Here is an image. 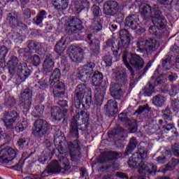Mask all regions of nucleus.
<instances>
[{"mask_svg": "<svg viewBox=\"0 0 179 179\" xmlns=\"http://www.w3.org/2000/svg\"><path fill=\"white\" fill-rule=\"evenodd\" d=\"M89 6H90L89 0H78L74 3V9L76 13H80L85 8H89Z\"/></svg>", "mask_w": 179, "mask_h": 179, "instance_id": "20", "label": "nucleus"}, {"mask_svg": "<svg viewBox=\"0 0 179 179\" xmlns=\"http://www.w3.org/2000/svg\"><path fill=\"white\" fill-rule=\"evenodd\" d=\"M11 38L15 41V43H18V44H21L22 41H23L22 35H20L18 32L13 33Z\"/></svg>", "mask_w": 179, "mask_h": 179, "instance_id": "46", "label": "nucleus"}, {"mask_svg": "<svg viewBox=\"0 0 179 179\" xmlns=\"http://www.w3.org/2000/svg\"><path fill=\"white\" fill-rule=\"evenodd\" d=\"M136 45L137 48H138L137 51H140V52L146 51L147 54H152V52L157 50V47H159L157 41L155 39H153L152 38L145 39L142 37L139 38L136 41Z\"/></svg>", "mask_w": 179, "mask_h": 179, "instance_id": "5", "label": "nucleus"}, {"mask_svg": "<svg viewBox=\"0 0 179 179\" xmlns=\"http://www.w3.org/2000/svg\"><path fill=\"white\" fill-rule=\"evenodd\" d=\"M59 162L61 165L58 161L53 160L42 172V174H58V173H61L62 169L67 171L71 169L68 158L65 157H60Z\"/></svg>", "mask_w": 179, "mask_h": 179, "instance_id": "4", "label": "nucleus"}, {"mask_svg": "<svg viewBox=\"0 0 179 179\" xmlns=\"http://www.w3.org/2000/svg\"><path fill=\"white\" fill-rule=\"evenodd\" d=\"M6 21L12 29H16V27H19L20 30H26V29H27V25L19 20V19L15 16V13H8L7 14Z\"/></svg>", "mask_w": 179, "mask_h": 179, "instance_id": "9", "label": "nucleus"}, {"mask_svg": "<svg viewBox=\"0 0 179 179\" xmlns=\"http://www.w3.org/2000/svg\"><path fill=\"white\" fill-rule=\"evenodd\" d=\"M174 129H176L174 124H166L163 126L162 131H161V134L164 135V134H169V132H170V131H174Z\"/></svg>", "mask_w": 179, "mask_h": 179, "instance_id": "42", "label": "nucleus"}, {"mask_svg": "<svg viewBox=\"0 0 179 179\" xmlns=\"http://www.w3.org/2000/svg\"><path fill=\"white\" fill-rule=\"evenodd\" d=\"M110 94H111L112 97H113V99H116V100H120V99H121V97H123L124 92L122 90H119L117 91H115L114 92H113Z\"/></svg>", "mask_w": 179, "mask_h": 179, "instance_id": "53", "label": "nucleus"}, {"mask_svg": "<svg viewBox=\"0 0 179 179\" xmlns=\"http://www.w3.org/2000/svg\"><path fill=\"white\" fill-rule=\"evenodd\" d=\"M152 108L149 107L148 104H145L143 106H138V110L135 111V114H138V115L143 114V113H149L151 111Z\"/></svg>", "mask_w": 179, "mask_h": 179, "instance_id": "39", "label": "nucleus"}, {"mask_svg": "<svg viewBox=\"0 0 179 179\" xmlns=\"http://www.w3.org/2000/svg\"><path fill=\"white\" fill-rule=\"evenodd\" d=\"M90 30L94 34L99 33L103 30V21L100 17H94L93 22L90 26Z\"/></svg>", "mask_w": 179, "mask_h": 179, "instance_id": "18", "label": "nucleus"}, {"mask_svg": "<svg viewBox=\"0 0 179 179\" xmlns=\"http://www.w3.org/2000/svg\"><path fill=\"white\" fill-rule=\"evenodd\" d=\"M106 108H115L118 109V104L117 103L116 101H114L113 99L108 100L106 105Z\"/></svg>", "mask_w": 179, "mask_h": 179, "instance_id": "55", "label": "nucleus"}, {"mask_svg": "<svg viewBox=\"0 0 179 179\" xmlns=\"http://www.w3.org/2000/svg\"><path fill=\"white\" fill-rule=\"evenodd\" d=\"M148 32L150 34H152V36H154L155 38H162V36L163 34V30L155 24L149 27Z\"/></svg>", "mask_w": 179, "mask_h": 179, "instance_id": "27", "label": "nucleus"}, {"mask_svg": "<svg viewBox=\"0 0 179 179\" xmlns=\"http://www.w3.org/2000/svg\"><path fill=\"white\" fill-rule=\"evenodd\" d=\"M171 108H172L173 111H178V110H179V100L178 99L171 100Z\"/></svg>", "mask_w": 179, "mask_h": 179, "instance_id": "56", "label": "nucleus"}, {"mask_svg": "<svg viewBox=\"0 0 179 179\" xmlns=\"http://www.w3.org/2000/svg\"><path fill=\"white\" fill-rule=\"evenodd\" d=\"M16 157V151L10 147L2 148L0 150V162L4 164H9Z\"/></svg>", "mask_w": 179, "mask_h": 179, "instance_id": "7", "label": "nucleus"}, {"mask_svg": "<svg viewBox=\"0 0 179 179\" xmlns=\"http://www.w3.org/2000/svg\"><path fill=\"white\" fill-rule=\"evenodd\" d=\"M130 132L131 134H134V132H136L138 130V126L136 124V120H133L129 123V128Z\"/></svg>", "mask_w": 179, "mask_h": 179, "instance_id": "58", "label": "nucleus"}, {"mask_svg": "<svg viewBox=\"0 0 179 179\" xmlns=\"http://www.w3.org/2000/svg\"><path fill=\"white\" fill-rule=\"evenodd\" d=\"M115 79L122 85L128 83V75L124 70H120L115 73Z\"/></svg>", "mask_w": 179, "mask_h": 179, "instance_id": "24", "label": "nucleus"}, {"mask_svg": "<svg viewBox=\"0 0 179 179\" xmlns=\"http://www.w3.org/2000/svg\"><path fill=\"white\" fill-rule=\"evenodd\" d=\"M59 78H61V71L59 69H55L49 80L50 86H54V85H55V83L59 80Z\"/></svg>", "mask_w": 179, "mask_h": 179, "instance_id": "32", "label": "nucleus"}, {"mask_svg": "<svg viewBox=\"0 0 179 179\" xmlns=\"http://www.w3.org/2000/svg\"><path fill=\"white\" fill-rule=\"evenodd\" d=\"M4 104L7 107H13L16 104V100H15L13 96H7L4 99Z\"/></svg>", "mask_w": 179, "mask_h": 179, "instance_id": "40", "label": "nucleus"}, {"mask_svg": "<svg viewBox=\"0 0 179 179\" xmlns=\"http://www.w3.org/2000/svg\"><path fill=\"white\" fill-rule=\"evenodd\" d=\"M75 152H77L75 153L72 150H70V156L71 157V159L73 162H79L80 160V154L79 153V150H74Z\"/></svg>", "mask_w": 179, "mask_h": 179, "instance_id": "44", "label": "nucleus"}, {"mask_svg": "<svg viewBox=\"0 0 179 179\" xmlns=\"http://www.w3.org/2000/svg\"><path fill=\"white\" fill-rule=\"evenodd\" d=\"M44 105L43 104H40V105H37L36 107H35V110H36V113L37 114H38V115H43V113H44Z\"/></svg>", "mask_w": 179, "mask_h": 179, "instance_id": "63", "label": "nucleus"}, {"mask_svg": "<svg viewBox=\"0 0 179 179\" xmlns=\"http://www.w3.org/2000/svg\"><path fill=\"white\" fill-rule=\"evenodd\" d=\"M85 50L79 46L71 45L69 48L68 54L73 62H82Z\"/></svg>", "mask_w": 179, "mask_h": 179, "instance_id": "8", "label": "nucleus"}, {"mask_svg": "<svg viewBox=\"0 0 179 179\" xmlns=\"http://www.w3.org/2000/svg\"><path fill=\"white\" fill-rule=\"evenodd\" d=\"M162 118L166 121H173V113L169 107H166L164 110H162Z\"/></svg>", "mask_w": 179, "mask_h": 179, "instance_id": "36", "label": "nucleus"}, {"mask_svg": "<svg viewBox=\"0 0 179 179\" xmlns=\"http://www.w3.org/2000/svg\"><path fill=\"white\" fill-rule=\"evenodd\" d=\"M120 9V4L115 1H108L103 4V12L105 15L109 16H114L117 15L118 10Z\"/></svg>", "mask_w": 179, "mask_h": 179, "instance_id": "10", "label": "nucleus"}, {"mask_svg": "<svg viewBox=\"0 0 179 179\" xmlns=\"http://www.w3.org/2000/svg\"><path fill=\"white\" fill-rule=\"evenodd\" d=\"M50 155H51L50 151H48V152H45V151H43V157L38 159L39 163L44 164V163H45V162L48 160V158L50 157Z\"/></svg>", "mask_w": 179, "mask_h": 179, "instance_id": "52", "label": "nucleus"}, {"mask_svg": "<svg viewBox=\"0 0 179 179\" xmlns=\"http://www.w3.org/2000/svg\"><path fill=\"white\" fill-rule=\"evenodd\" d=\"M139 11L142 16L148 19L152 15V7L148 3H142L140 6Z\"/></svg>", "mask_w": 179, "mask_h": 179, "instance_id": "29", "label": "nucleus"}, {"mask_svg": "<svg viewBox=\"0 0 179 179\" xmlns=\"http://www.w3.org/2000/svg\"><path fill=\"white\" fill-rule=\"evenodd\" d=\"M152 13L154 15L153 17H161L163 16L162 14V10H160V7L156 4L152 6Z\"/></svg>", "mask_w": 179, "mask_h": 179, "instance_id": "43", "label": "nucleus"}, {"mask_svg": "<svg viewBox=\"0 0 179 179\" xmlns=\"http://www.w3.org/2000/svg\"><path fill=\"white\" fill-rule=\"evenodd\" d=\"M136 145H138L136 138H135V137L131 138L129 141V145L124 152L125 156H128V155H129V153H131L132 150L136 148Z\"/></svg>", "mask_w": 179, "mask_h": 179, "instance_id": "35", "label": "nucleus"}, {"mask_svg": "<svg viewBox=\"0 0 179 179\" xmlns=\"http://www.w3.org/2000/svg\"><path fill=\"white\" fill-rule=\"evenodd\" d=\"M86 89L87 87L85 84H80L76 87L74 96L76 106H80V104L83 103V98L85 97V92H86Z\"/></svg>", "mask_w": 179, "mask_h": 179, "instance_id": "13", "label": "nucleus"}, {"mask_svg": "<svg viewBox=\"0 0 179 179\" xmlns=\"http://www.w3.org/2000/svg\"><path fill=\"white\" fill-rule=\"evenodd\" d=\"M103 83V73L99 71H95L92 76L93 86H100Z\"/></svg>", "mask_w": 179, "mask_h": 179, "instance_id": "33", "label": "nucleus"}, {"mask_svg": "<svg viewBox=\"0 0 179 179\" xmlns=\"http://www.w3.org/2000/svg\"><path fill=\"white\" fill-rule=\"evenodd\" d=\"M92 55L97 56L100 54V40L94 39L90 43Z\"/></svg>", "mask_w": 179, "mask_h": 179, "instance_id": "28", "label": "nucleus"}, {"mask_svg": "<svg viewBox=\"0 0 179 179\" xmlns=\"http://www.w3.org/2000/svg\"><path fill=\"white\" fill-rule=\"evenodd\" d=\"M160 83H162V80L159 78L156 79L155 76H152L148 84L143 90V93L145 94V96H152L155 86H159Z\"/></svg>", "mask_w": 179, "mask_h": 179, "instance_id": "14", "label": "nucleus"}, {"mask_svg": "<svg viewBox=\"0 0 179 179\" xmlns=\"http://www.w3.org/2000/svg\"><path fill=\"white\" fill-rule=\"evenodd\" d=\"M54 61L51 57H46L43 64V73H50L54 69Z\"/></svg>", "mask_w": 179, "mask_h": 179, "instance_id": "21", "label": "nucleus"}, {"mask_svg": "<svg viewBox=\"0 0 179 179\" xmlns=\"http://www.w3.org/2000/svg\"><path fill=\"white\" fill-rule=\"evenodd\" d=\"M172 152L174 156L179 157V144H175L172 145Z\"/></svg>", "mask_w": 179, "mask_h": 179, "instance_id": "64", "label": "nucleus"}, {"mask_svg": "<svg viewBox=\"0 0 179 179\" xmlns=\"http://www.w3.org/2000/svg\"><path fill=\"white\" fill-rule=\"evenodd\" d=\"M35 129L33 131V134L37 138L44 136L50 129V123L43 119H38L34 122Z\"/></svg>", "mask_w": 179, "mask_h": 179, "instance_id": "6", "label": "nucleus"}, {"mask_svg": "<svg viewBox=\"0 0 179 179\" xmlns=\"http://www.w3.org/2000/svg\"><path fill=\"white\" fill-rule=\"evenodd\" d=\"M179 92L178 85H172L169 91L170 96H176Z\"/></svg>", "mask_w": 179, "mask_h": 179, "instance_id": "61", "label": "nucleus"}, {"mask_svg": "<svg viewBox=\"0 0 179 179\" xmlns=\"http://www.w3.org/2000/svg\"><path fill=\"white\" fill-rule=\"evenodd\" d=\"M50 113L52 118H53L55 121H61V120L64 118V113L59 107L54 106L52 108Z\"/></svg>", "mask_w": 179, "mask_h": 179, "instance_id": "25", "label": "nucleus"}, {"mask_svg": "<svg viewBox=\"0 0 179 179\" xmlns=\"http://www.w3.org/2000/svg\"><path fill=\"white\" fill-rule=\"evenodd\" d=\"M55 9L61 12V10H65L68 8V2L66 0H62L59 3L55 6Z\"/></svg>", "mask_w": 179, "mask_h": 179, "instance_id": "41", "label": "nucleus"}, {"mask_svg": "<svg viewBox=\"0 0 179 179\" xmlns=\"http://www.w3.org/2000/svg\"><path fill=\"white\" fill-rule=\"evenodd\" d=\"M118 90H122V89L120 88V84L113 83L110 85V94Z\"/></svg>", "mask_w": 179, "mask_h": 179, "instance_id": "62", "label": "nucleus"}, {"mask_svg": "<svg viewBox=\"0 0 179 179\" xmlns=\"http://www.w3.org/2000/svg\"><path fill=\"white\" fill-rule=\"evenodd\" d=\"M128 58L129 63H128ZM122 61L125 64V66H127V68L130 71L131 76H134V69H132L131 65L136 69H142V68H143V66L145 65V62L143 61V59L141 57V56L135 53L129 54V52H128V50H124L122 55ZM129 64L131 65H129Z\"/></svg>", "mask_w": 179, "mask_h": 179, "instance_id": "3", "label": "nucleus"}, {"mask_svg": "<svg viewBox=\"0 0 179 179\" xmlns=\"http://www.w3.org/2000/svg\"><path fill=\"white\" fill-rule=\"evenodd\" d=\"M61 139H62V133L61 132V130L57 129V130L55 131L54 143H61Z\"/></svg>", "mask_w": 179, "mask_h": 179, "instance_id": "49", "label": "nucleus"}, {"mask_svg": "<svg viewBox=\"0 0 179 179\" xmlns=\"http://www.w3.org/2000/svg\"><path fill=\"white\" fill-rule=\"evenodd\" d=\"M152 23L155 26H157L159 27L161 30H164L166 29V26H167V20L164 17H152Z\"/></svg>", "mask_w": 179, "mask_h": 179, "instance_id": "26", "label": "nucleus"}, {"mask_svg": "<svg viewBox=\"0 0 179 179\" xmlns=\"http://www.w3.org/2000/svg\"><path fill=\"white\" fill-rule=\"evenodd\" d=\"M124 24L132 30H136L139 27V18L135 15H129L125 20Z\"/></svg>", "mask_w": 179, "mask_h": 179, "instance_id": "17", "label": "nucleus"}, {"mask_svg": "<svg viewBox=\"0 0 179 179\" xmlns=\"http://www.w3.org/2000/svg\"><path fill=\"white\" fill-rule=\"evenodd\" d=\"M138 152L133 153L129 157L127 164L131 169H138L139 174L149 176L157 171V167L153 164L148 163L145 164V162L148 160V148L145 147H138Z\"/></svg>", "mask_w": 179, "mask_h": 179, "instance_id": "1", "label": "nucleus"}, {"mask_svg": "<svg viewBox=\"0 0 179 179\" xmlns=\"http://www.w3.org/2000/svg\"><path fill=\"white\" fill-rule=\"evenodd\" d=\"M53 94L55 97L58 99L64 97L65 94V85L62 82L57 83V87L53 90Z\"/></svg>", "mask_w": 179, "mask_h": 179, "instance_id": "22", "label": "nucleus"}, {"mask_svg": "<svg viewBox=\"0 0 179 179\" xmlns=\"http://www.w3.org/2000/svg\"><path fill=\"white\" fill-rule=\"evenodd\" d=\"M17 118H19V115L15 110L4 113L3 122L5 127L8 129L13 128V124L16 122V120H17Z\"/></svg>", "mask_w": 179, "mask_h": 179, "instance_id": "12", "label": "nucleus"}, {"mask_svg": "<svg viewBox=\"0 0 179 179\" xmlns=\"http://www.w3.org/2000/svg\"><path fill=\"white\" fill-rule=\"evenodd\" d=\"M69 27L71 31H76V30H80L83 29L82 21L78 18H73L70 20L69 22Z\"/></svg>", "mask_w": 179, "mask_h": 179, "instance_id": "23", "label": "nucleus"}, {"mask_svg": "<svg viewBox=\"0 0 179 179\" xmlns=\"http://www.w3.org/2000/svg\"><path fill=\"white\" fill-rule=\"evenodd\" d=\"M166 103V97L162 94H157L152 97V104L156 107H163Z\"/></svg>", "mask_w": 179, "mask_h": 179, "instance_id": "31", "label": "nucleus"}, {"mask_svg": "<svg viewBox=\"0 0 179 179\" xmlns=\"http://www.w3.org/2000/svg\"><path fill=\"white\" fill-rule=\"evenodd\" d=\"M115 46H117V45H115V39H108L106 41L105 45V47H106V48H108V47H111V50H113V48H115Z\"/></svg>", "mask_w": 179, "mask_h": 179, "instance_id": "59", "label": "nucleus"}, {"mask_svg": "<svg viewBox=\"0 0 179 179\" xmlns=\"http://www.w3.org/2000/svg\"><path fill=\"white\" fill-rule=\"evenodd\" d=\"M80 73V74L79 75L78 78L80 80H81V82H84L85 83H86V82H89V80H90V78L92 75L87 74L85 73Z\"/></svg>", "mask_w": 179, "mask_h": 179, "instance_id": "51", "label": "nucleus"}, {"mask_svg": "<svg viewBox=\"0 0 179 179\" xmlns=\"http://www.w3.org/2000/svg\"><path fill=\"white\" fill-rule=\"evenodd\" d=\"M24 128H27V122H22V123H17L15 126V131L16 132H23L24 131Z\"/></svg>", "mask_w": 179, "mask_h": 179, "instance_id": "47", "label": "nucleus"}, {"mask_svg": "<svg viewBox=\"0 0 179 179\" xmlns=\"http://www.w3.org/2000/svg\"><path fill=\"white\" fill-rule=\"evenodd\" d=\"M120 155H121V153L108 152L106 153V157L108 160H114L115 159H118V157H120Z\"/></svg>", "mask_w": 179, "mask_h": 179, "instance_id": "54", "label": "nucleus"}, {"mask_svg": "<svg viewBox=\"0 0 179 179\" xmlns=\"http://www.w3.org/2000/svg\"><path fill=\"white\" fill-rule=\"evenodd\" d=\"M117 111H118V109L106 108V115H108V117H114V115L117 114Z\"/></svg>", "mask_w": 179, "mask_h": 179, "instance_id": "60", "label": "nucleus"}, {"mask_svg": "<svg viewBox=\"0 0 179 179\" xmlns=\"http://www.w3.org/2000/svg\"><path fill=\"white\" fill-rule=\"evenodd\" d=\"M65 50H66V37L63 36L55 45V51L59 55H62Z\"/></svg>", "mask_w": 179, "mask_h": 179, "instance_id": "19", "label": "nucleus"}, {"mask_svg": "<svg viewBox=\"0 0 179 179\" xmlns=\"http://www.w3.org/2000/svg\"><path fill=\"white\" fill-rule=\"evenodd\" d=\"M80 118V115L79 113H76L75 116H73L71 126H70V134L72 135L73 138H79V130L78 128V121H79Z\"/></svg>", "mask_w": 179, "mask_h": 179, "instance_id": "16", "label": "nucleus"}, {"mask_svg": "<svg viewBox=\"0 0 179 179\" xmlns=\"http://www.w3.org/2000/svg\"><path fill=\"white\" fill-rule=\"evenodd\" d=\"M96 66V64L92 62H87L80 70V73H87V75H92L93 69Z\"/></svg>", "mask_w": 179, "mask_h": 179, "instance_id": "30", "label": "nucleus"}, {"mask_svg": "<svg viewBox=\"0 0 179 179\" xmlns=\"http://www.w3.org/2000/svg\"><path fill=\"white\" fill-rule=\"evenodd\" d=\"M76 114H79L80 118L81 117V120L85 124V125H87L89 124V120L90 118V115L87 113V112L85 110H81L80 113L79 112H76Z\"/></svg>", "mask_w": 179, "mask_h": 179, "instance_id": "37", "label": "nucleus"}, {"mask_svg": "<svg viewBox=\"0 0 179 179\" xmlns=\"http://www.w3.org/2000/svg\"><path fill=\"white\" fill-rule=\"evenodd\" d=\"M8 71L11 76L17 75L20 78V82H24L27 78L30 76V69L27 66V64L24 62H19L17 57L13 56L8 62Z\"/></svg>", "mask_w": 179, "mask_h": 179, "instance_id": "2", "label": "nucleus"}, {"mask_svg": "<svg viewBox=\"0 0 179 179\" xmlns=\"http://www.w3.org/2000/svg\"><path fill=\"white\" fill-rule=\"evenodd\" d=\"M9 52V50L6 46L0 47V58H6V55Z\"/></svg>", "mask_w": 179, "mask_h": 179, "instance_id": "57", "label": "nucleus"}, {"mask_svg": "<svg viewBox=\"0 0 179 179\" xmlns=\"http://www.w3.org/2000/svg\"><path fill=\"white\" fill-rule=\"evenodd\" d=\"M120 41H115L118 44V48H128L131 43V34L127 29H121L120 31Z\"/></svg>", "mask_w": 179, "mask_h": 179, "instance_id": "11", "label": "nucleus"}, {"mask_svg": "<svg viewBox=\"0 0 179 179\" xmlns=\"http://www.w3.org/2000/svg\"><path fill=\"white\" fill-rule=\"evenodd\" d=\"M31 62L34 65V66H38L41 64V59H40V56L37 55H34L30 57Z\"/></svg>", "mask_w": 179, "mask_h": 179, "instance_id": "45", "label": "nucleus"}, {"mask_svg": "<svg viewBox=\"0 0 179 179\" xmlns=\"http://www.w3.org/2000/svg\"><path fill=\"white\" fill-rule=\"evenodd\" d=\"M91 10L92 12V15H94V17H100V13H101V10L100 9V7L96 5H94Z\"/></svg>", "mask_w": 179, "mask_h": 179, "instance_id": "48", "label": "nucleus"}, {"mask_svg": "<svg viewBox=\"0 0 179 179\" xmlns=\"http://www.w3.org/2000/svg\"><path fill=\"white\" fill-rule=\"evenodd\" d=\"M28 48L31 52H33V51L41 50L43 48V45L41 43L36 42L34 41H28Z\"/></svg>", "mask_w": 179, "mask_h": 179, "instance_id": "34", "label": "nucleus"}, {"mask_svg": "<svg viewBox=\"0 0 179 179\" xmlns=\"http://www.w3.org/2000/svg\"><path fill=\"white\" fill-rule=\"evenodd\" d=\"M171 64V58L167 57L162 60V67L164 71H169L170 69V64Z\"/></svg>", "mask_w": 179, "mask_h": 179, "instance_id": "50", "label": "nucleus"}, {"mask_svg": "<svg viewBox=\"0 0 179 179\" xmlns=\"http://www.w3.org/2000/svg\"><path fill=\"white\" fill-rule=\"evenodd\" d=\"M46 15H47V13L45 12V10H41L37 14L36 17L34 18V23H36V24H40L43 23V20L44 19V17H45Z\"/></svg>", "mask_w": 179, "mask_h": 179, "instance_id": "38", "label": "nucleus"}, {"mask_svg": "<svg viewBox=\"0 0 179 179\" xmlns=\"http://www.w3.org/2000/svg\"><path fill=\"white\" fill-rule=\"evenodd\" d=\"M21 101L23 108H30V106H31V90L30 89H25L21 94Z\"/></svg>", "mask_w": 179, "mask_h": 179, "instance_id": "15", "label": "nucleus"}]
</instances>
